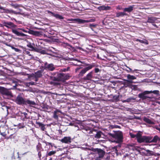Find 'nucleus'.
Returning <instances> with one entry per match:
<instances>
[{
    "instance_id": "45",
    "label": "nucleus",
    "mask_w": 160,
    "mask_h": 160,
    "mask_svg": "<svg viewBox=\"0 0 160 160\" xmlns=\"http://www.w3.org/2000/svg\"><path fill=\"white\" fill-rule=\"evenodd\" d=\"M38 155L39 157L40 158V157H41V153L40 152H39L38 153Z\"/></svg>"
},
{
    "instance_id": "10",
    "label": "nucleus",
    "mask_w": 160,
    "mask_h": 160,
    "mask_svg": "<svg viewBox=\"0 0 160 160\" xmlns=\"http://www.w3.org/2000/svg\"><path fill=\"white\" fill-rule=\"evenodd\" d=\"M96 151L98 152L99 158H102L105 154V152L101 149H97Z\"/></svg>"
},
{
    "instance_id": "11",
    "label": "nucleus",
    "mask_w": 160,
    "mask_h": 160,
    "mask_svg": "<svg viewBox=\"0 0 160 160\" xmlns=\"http://www.w3.org/2000/svg\"><path fill=\"white\" fill-rule=\"evenodd\" d=\"M42 70H39L36 72L34 74V76L35 78H38L41 77L42 76Z\"/></svg>"
},
{
    "instance_id": "12",
    "label": "nucleus",
    "mask_w": 160,
    "mask_h": 160,
    "mask_svg": "<svg viewBox=\"0 0 160 160\" xmlns=\"http://www.w3.org/2000/svg\"><path fill=\"white\" fill-rule=\"evenodd\" d=\"M124 80L125 82H124V84L126 87H131L132 85L131 84L134 83L133 81L128 80L125 79Z\"/></svg>"
},
{
    "instance_id": "49",
    "label": "nucleus",
    "mask_w": 160,
    "mask_h": 160,
    "mask_svg": "<svg viewBox=\"0 0 160 160\" xmlns=\"http://www.w3.org/2000/svg\"><path fill=\"white\" fill-rule=\"evenodd\" d=\"M127 67L129 69L130 71H132V69L131 68H129V67H128L127 66Z\"/></svg>"
},
{
    "instance_id": "27",
    "label": "nucleus",
    "mask_w": 160,
    "mask_h": 160,
    "mask_svg": "<svg viewBox=\"0 0 160 160\" xmlns=\"http://www.w3.org/2000/svg\"><path fill=\"white\" fill-rule=\"evenodd\" d=\"M102 132L101 131H99L97 132V133L95 135V138H100L101 136V134H102Z\"/></svg>"
},
{
    "instance_id": "6",
    "label": "nucleus",
    "mask_w": 160,
    "mask_h": 160,
    "mask_svg": "<svg viewBox=\"0 0 160 160\" xmlns=\"http://www.w3.org/2000/svg\"><path fill=\"white\" fill-rule=\"evenodd\" d=\"M152 92V91H146L143 92L139 93L138 95V97L139 98L142 99L143 100L146 99L149 97H148L146 94L150 93Z\"/></svg>"
},
{
    "instance_id": "43",
    "label": "nucleus",
    "mask_w": 160,
    "mask_h": 160,
    "mask_svg": "<svg viewBox=\"0 0 160 160\" xmlns=\"http://www.w3.org/2000/svg\"><path fill=\"white\" fill-rule=\"evenodd\" d=\"M0 134L3 137H5L6 135L5 132H1Z\"/></svg>"
},
{
    "instance_id": "58",
    "label": "nucleus",
    "mask_w": 160,
    "mask_h": 160,
    "mask_svg": "<svg viewBox=\"0 0 160 160\" xmlns=\"http://www.w3.org/2000/svg\"><path fill=\"white\" fill-rule=\"evenodd\" d=\"M13 7H15V8H16V7L14 5V6H13Z\"/></svg>"
},
{
    "instance_id": "26",
    "label": "nucleus",
    "mask_w": 160,
    "mask_h": 160,
    "mask_svg": "<svg viewBox=\"0 0 160 160\" xmlns=\"http://www.w3.org/2000/svg\"><path fill=\"white\" fill-rule=\"evenodd\" d=\"M52 13L54 17H55V18H58V19H63L64 18L62 16L59 14H55L53 13Z\"/></svg>"
},
{
    "instance_id": "18",
    "label": "nucleus",
    "mask_w": 160,
    "mask_h": 160,
    "mask_svg": "<svg viewBox=\"0 0 160 160\" xmlns=\"http://www.w3.org/2000/svg\"><path fill=\"white\" fill-rule=\"evenodd\" d=\"M36 123L41 127V129L43 131L45 130V125L42 124V123L39 122H36Z\"/></svg>"
},
{
    "instance_id": "5",
    "label": "nucleus",
    "mask_w": 160,
    "mask_h": 160,
    "mask_svg": "<svg viewBox=\"0 0 160 160\" xmlns=\"http://www.w3.org/2000/svg\"><path fill=\"white\" fill-rule=\"evenodd\" d=\"M87 65H88V66L83 68L80 71L78 75L79 77H82L83 76L84 74H85L87 71L91 69L93 67H94L95 66L93 64L89 65L88 64Z\"/></svg>"
},
{
    "instance_id": "20",
    "label": "nucleus",
    "mask_w": 160,
    "mask_h": 160,
    "mask_svg": "<svg viewBox=\"0 0 160 160\" xmlns=\"http://www.w3.org/2000/svg\"><path fill=\"white\" fill-rule=\"evenodd\" d=\"M35 51L40 53L42 54H48L45 50L39 48H37L36 49H35Z\"/></svg>"
},
{
    "instance_id": "29",
    "label": "nucleus",
    "mask_w": 160,
    "mask_h": 160,
    "mask_svg": "<svg viewBox=\"0 0 160 160\" xmlns=\"http://www.w3.org/2000/svg\"><path fill=\"white\" fill-rule=\"evenodd\" d=\"M137 141L139 142H144V136H141L138 139Z\"/></svg>"
},
{
    "instance_id": "56",
    "label": "nucleus",
    "mask_w": 160,
    "mask_h": 160,
    "mask_svg": "<svg viewBox=\"0 0 160 160\" xmlns=\"http://www.w3.org/2000/svg\"><path fill=\"white\" fill-rule=\"evenodd\" d=\"M37 78H36V80H35V81H37V80H37Z\"/></svg>"
},
{
    "instance_id": "21",
    "label": "nucleus",
    "mask_w": 160,
    "mask_h": 160,
    "mask_svg": "<svg viewBox=\"0 0 160 160\" xmlns=\"http://www.w3.org/2000/svg\"><path fill=\"white\" fill-rule=\"evenodd\" d=\"M160 141V138L158 136H155L153 139L152 138V142H156Z\"/></svg>"
},
{
    "instance_id": "35",
    "label": "nucleus",
    "mask_w": 160,
    "mask_h": 160,
    "mask_svg": "<svg viewBox=\"0 0 160 160\" xmlns=\"http://www.w3.org/2000/svg\"><path fill=\"white\" fill-rule=\"evenodd\" d=\"M17 30L18 31V30H20L25 32L28 33L29 32V30L28 31H26L24 29L22 28H18L17 29Z\"/></svg>"
},
{
    "instance_id": "46",
    "label": "nucleus",
    "mask_w": 160,
    "mask_h": 160,
    "mask_svg": "<svg viewBox=\"0 0 160 160\" xmlns=\"http://www.w3.org/2000/svg\"><path fill=\"white\" fill-rule=\"evenodd\" d=\"M30 85H33L34 84V82H30L29 83Z\"/></svg>"
},
{
    "instance_id": "15",
    "label": "nucleus",
    "mask_w": 160,
    "mask_h": 160,
    "mask_svg": "<svg viewBox=\"0 0 160 160\" xmlns=\"http://www.w3.org/2000/svg\"><path fill=\"white\" fill-rule=\"evenodd\" d=\"M82 19L80 18H71L68 19V21L74 22L78 24L82 23Z\"/></svg>"
},
{
    "instance_id": "41",
    "label": "nucleus",
    "mask_w": 160,
    "mask_h": 160,
    "mask_svg": "<svg viewBox=\"0 0 160 160\" xmlns=\"http://www.w3.org/2000/svg\"><path fill=\"white\" fill-rule=\"evenodd\" d=\"M130 136L132 138H134L136 137V134H134L133 133H129Z\"/></svg>"
},
{
    "instance_id": "51",
    "label": "nucleus",
    "mask_w": 160,
    "mask_h": 160,
    "mask_svg": "<svg viewBox=\"0 0 160 160\" xmlns=\"http://www.w3.org/2000/svg\"><path fill=\"white\" fill-rule=\"evenodd\" d=\"M152 25H153L154 26V27H156V28H157V25H156L155 24H153V23Z\"/></svg>"
},
{
    "instance_id": "9",
    "label": "nucleus",
    "mask_w": 160,
    "mask_h": 160,
    "mask_svg": "<svg viewBox=\"0 0 160 160\" xmlns=\"http://www.w3.org/2000/svg\"><path fill=\"white\" fill-rule=\"evenodd\" d=\"M147 22L152 24L155 22L157 23V18L155 17H148Z\"/></svg>"
},
{
    "instance_id": "53",
    "label": "nucleus",
    "mask_w": 160,
    "mask_h": 160,
    "mask_svg": "<svg viewBox=\"0 0 160 160\" xmlns=\"http://www.w3.org/2000/svg\"><path fill=\"white\" fill-rule=\"evenodd\" d=\"M156 129L157 130H158L159 131H160V128H157Z\"/></svg>"
},
{
    "instance_id": "16",
    "label": "nucleus",
    "mask_w": 160,
    "mask_h": 160,
    "mask_svg": "<svg viewBox=\"0 0 160 160\" xmlns=\"http://www.w3.org/2000/svg\"><path fill=\"white\" fill-rule=\"evenodd\" d=\"M128 15V14L125 12L124 11L123 12H118L116 13V16L117 17H123L125 16Z\"/></svg>"
},
{
    "instance_id": "34",
    "label": "nucleus",
    "mask_w": 160,
    "mask_h": 160,
    "mask_svg": "<svg viewBox=\"0 0 160 160\" xmlns=\"http://www.w3.org/2000/svg\"><path fill=\"white\" fill-rule=\"evenodd\" d=\"M7 11H8L10 13H13L14 14H17L18 13L16 12V11L11 10H7Z\"/></svg>"
},
{
    "instance_id": "37",
    "label": "nucleus",
    "mask_w": 160,
    "mask_h": 160,
    "mask_svg": "<svg viewBox=\"0 0 160 160\" xmlns=\"http://www.w3.org/2000/svg\"><path fill=\"white\" fill-rule=\"evenodd\" d=\"M151 93H153L156 94H159V91L158 90H154L152 91Z\"/></svg>"
},
{
    "instance_id": "2",
    "label": "nucleus",
    "mask_w": 160,
    "mask_h": 160,
    "mask_svg": "<svg viewBox=\"0 0 160 160\" xmlns=\"http://www.w3.org/2000/svg\"><path fill=\"white\" fill-rule=\"evenodd\" d=\"M15 102L19 105H28L30 106L36 105V103L34 101L24 98L20 95H18L17 97Z\"/></svg>"
},
{
    "instance_id": "4",
    "label": "nucleus",
    "mask_w": 160,
    "mask_h": 160,
    "mask_svg": "<svg viewBox=\"0 0 160 160\" xmlns=\"http://www.w3.org/2000/svg\"><path fill=\"white\" fill-rule=\"evenodd\" d=\"M0 92L3 96H6L8 98L13 97L11 92L4 87H0Z\"/></svg>"
},
{
    "instance_id": "52",
    "label": "nucleus",
    "mask_w": 160,
    "mask_h": 160,
    "mask_svg": "<svg viewBox=\"0 0 160 160\" xmlns=\"http://www.w3.org/2000/svg\"><path fill=\"white\" fill-rule=\"evenodd\" d=\"M100 158H97L96 159H95V160H101L100 159Z\"/></svg>"
},
{
    "instance_id": "54",
    "label": "nucleus",
    "mask_w": 160,
    "mask_h": 160,
    "mask_svg": "<svg viewBox=\"0 0 160 160\" xmlns=\"http://www.w3.org/2000/svg\"><path fill=\"white\" fill-rule=\"evenodd\" d=\"M89 133H90L91 132H92V131H90V130H89Z\"/></svg>"
},
{
    "instance_id": "1",
    "label": "nucleus",
    "mask_w": 160,
    "mask_h": 160,
    "mask_svg": "<svg viewBox=\"0 0 160 160\" xmlns=\"http://www.w3.org/2000/svg\"><path fill=\"white\" fill-rule=\"evenodd\" d=\"M3 26L8 28L12 29V32L17 36H26V35L22 33L19 32L17 30L14 29L16 25L11 22H3Z\"/></svg>"
},
{
    "instance_id": "42",
    "label": "nucleus",
    "mask_w": 160,
    "mask_h": 160,
    "mask_svg": "<svg viewBox=\"0 0 160 160\" xmlns=\"http://www.w3.org/2000/svg\"><path fill=\"white\" fill-rule=\"evenodd\" d=\"M12 48L13 49H14L15 50V51L16 52H19L20 51V50L19 49H18L17 48H16L13 47H12Z\"/></svg>"
},
{
    "instance_id": "19",
    "label": "nucleus",
    "mask_w": 160,
    "mask_h": 160,
    "mask_svg": "<svg viewBox=\"0 0 160 160\" xmlns=\"http://www.w3.org/2000/svg\"><path fill=\"white\" fill-rule=\"evenodd\" d=\"M92 73L93 72L91 71L89 72L88 74H87L85 78V79L87 80H90L92 78Z\"/></svg>"
},
{
    "instance_id": "17",
    "label": "nucleus",
    "mask_w": 160,
    "mask_h": 160,
    "mask_svg": "<svg viewBox=\"0 0 160 160\" xmlns=\"http://www.w3.org/2000/svg\"><path fill=\"white\" fill-rule=\"evenodd\" d=\"M133 7L132 6H130L129 7L123 8V10L125 12H130L133 10Z\"/></svg>"
},
{
    "instance_id": "32",
    "label": "nucleus",
    "mask_w": 160,
    "mask_h": 160,
    "mask_svg": "<svg viewBox=\"0 0 160 160\" xmlns=\"http://www.w3.org/2000/svg\"><path fill=\"white\" fill-rule=\"evenodd\" d=\"M56 152L55 151H51L50 152L47 154V156H51L52 155H53Z\"/></svg>"
},
{
    "instance_id": "39",
    "label": "nucleus",
    "mask_w": 160,
    "mask_h": 160,
    "mask_svg": "<svg viewBox=\"0 0 160 160\" xmlns=\"http://www.w3.org/2000/svg\"><path fill=\"white\" fill-rule=\"evenodd\" d=\"M24 54L28 55L29 56H32V55L30 54V53L29 51L26 50V51H24Z\"/></svg>"
},
{
    "instance_id": "3",
    "label": "nucleus",
    "mask_w": 160,
    "mask_h": 160,
    "mask_svg": "<svg viewBox=\"0 0 160 160\" xmlns=\"http://www.w3.org/2000/svg\"><path fill=\"white\" fill-rule=\"evenodd\" d=\"M109 136L112 138L114 140L112 141L113 142H116L117 143H120L122 142L123 134L121 131H118L114 133H108Z\"/></svg>"
},
{
    "instance_id": "48",
    "label": "nucleus",
    "mask_w": 160,
    "mask_h": 160,
    "mask_svg": "<svg viewBox=\"0 0 160 160\" xmlns=\"http://www.w3.org/2000/svg\"><path fill=\"white\" fill-rule=\"evenodd\" d=\"M54 84L55 85H59L60 83L59 82H55L54 83Z\"/></svg>"
},
{
    "instance_id": "7",
    "label": "nucleus",
    "mask_w": 160,
    "mask_h": 160,
    "mask_svg": "<svg viewBox=\"0 0 160 160\" xmlns=\"http://www.w3.org/2000/svg\"><path fill=\"white\" fill-rule=\"evenodd\" d=\"M60 141L63 143H69L71 142V138L70 137H65Z\"/></svg>"
},
{
    "instance_id": "57",
    "label": "nucleus",
    "mask_w": 160,
    "mask_h": 160,
    "mask_svg": "<svg viewBox=\"0 0 160 160\" xmlns=\"http://www.w3.org/2000/svg\"><path fill=\"white\" fill-rule=\"evenodd\" d=\"M48 50L49 51H51V50Z\"/></svg>"
},
{
    "instance_id": "30",
    "label": "nucleus",
    "mask_w": 160,
    "mask_h": 160,
    "mask_svg": "<svg viewBox=\"0 0 160 160\" xmlns=\"http://www.w3.org/2000/svg\"><path fill=\"white\" fill-rule=\"evenodd\" d=\"M146 151L147 152V154L148 156H152L154 155L153 152L149 150H146Z\"/></svg>"
},
{
    "instance_id": "8",
    "label": "nucleus",
    "mask_w": 160,
    "mask_h": 160,
    "mask_svg": "<svg viewBox=\"0 0 160 160\" xmlns=\"http://www.w3.org/2000/svg\"><path fill=\"white\" fill-rule=\"evenodd\" d=\"M44 67L45 69H48L50 71H53L55 69L53 64H48L47 63H45Z\"/></svg>"
},
{
    "instance_id": "33",
    "label": "nucleus",
    "mask_w": 160,
    "mask_h": 160,
    "mask_svg": "<svg viewBox=\"0 0 160 160\" xmlns=\"http://www.w3.org/2000/svg\"><path fill=\"white\" fill-rule=\"evenodd\" d=\"M97 25L96 24H89V26L91 28L92 30H93L92 27H95L96 26H97Z\"/></svg>"
},
{
    "instance_id": "31",
    "label": "nucleus",
    "mask_w": 160,
    "mask_h": 160,
    "mask_svg": "<svg viewBox=\"0 0 160 160\" xmlns=\"http://www.w3.org/2000/svg\"><path fill=\"white\" fill-rule=\"evenodd\" d=\"M143 120L145 122L149 124L152 123V122L150 119L147 118H144L143 119Z\"/></svg>"
},
{
    "instance_id": "24",
    "label": "nucleus",
    "mask_w": 160,
    "mask_h": 160,
    "mask_svg": "<svg viewBox=\"0 0 160 160\" xmlns=\"http://www.w3.org/2000/svg\"><path fill=\"white\" fill-rule=\"evenodd\" d=\"M127 78L128 79V80H131L132 81V80L136 79V78L133 75H131L130 74H128L127 75Z\"/></svg>"
},
{
    "instance_id": "36",
    "label": "nucleus",
    "mask_w": 160,
    "mask_h": 160,
    "mask_svg": "<svg viewBox=\"0 0 160 160\" xmlns=\"http://www.w3.org/2000/svg\"><path fill=\"white\" fill-rule=\"evenodd\" d=\"M141 137V135L139 132H138V133H137L136 134V137L137 138V140L138 139V138H140Z\"/></svg>"
},
{
    "instance_id": "28",
    "label": "nucleus",
    "mask_w": 160,
    "mask_h": 160,
    "mask_svg": "<svg viewBox=\"0 0 160 160\" xmlns=\"http://www.w3.org/2000/svg\"><path fill=\"white\" fill-rule=\"evenodd\" d=\"M59 111L58 110L54 111L53 112V118L56 119H58V115H57V112H58Z\"/></svg>"
},
{
    "instance_id": "38",
    "label": "nucleus",
    "mask_w": 160,
    "mask_h": 160,
    "mask_svg": "<svg viewBox=\"0 0 160 160\" xmlns=\"http://www.w3.org/2000/svg\"><path fill=\"white\" fill-rule=\"evenodd\" d=\"M28 47L32 48V50H34V51H35V49H36L37 48H34L31 44L28 45Z\"/></svg>"
},
{
    "instance_id": "22",
    "label": "nucleus",
    "mask_w": 160,
    "mask_h": 160,
    "mask_svg": "<svg viewBox=\"0 0 160 160\" xmlns=\"http://www.w3.org/2000/svg\"><path fill=\"white\" fill-rule=\"evenodd\" d=\"M95 19L94 18H92L89 20H84L82 19V23H88L89 22H92L95 21Z\"/></svg>"
},
{
    "instance_id": "55",
    "label": "nucleus",
    "mask_w": 160,
    "mask_h": 160,
    "mask_svg": "<svg viewBox=\"0 0 160 160\" xmlns=\"http://www.w3.org/2000/svg\"><path fill=\"white\" fill-rule=\"evenodd\" d=\"M117 8L118 9H121V8H120L118 7H117Z\"/></svg>"
},
{
    "instance_id": "40",
    "label": "nucleus",
    "mask_w": 160,
    "mask_h": 160,
    "mask_svg": "<svg viewBox=\"0 0 160 160\" xmlns=\"http://www.w3.org/2000/svg\"><path fill=\"white\" fill-rule=\"evenodd\" d=\"M82 67H79V68H76L75 70V72L77 73L78 72L79 70H80V69H82Z\"/></svg>"
},
{
    "instance_id": "25",
    "label": "nucleus",
    "mask_w": 160,
    "mask_h": 160,
    "mask_svg": "<svg viewBox=\"0 0 160 160\" xmlns=\"http://www.w3.org/2000/svg\"><path fill=\"white\" fill-rule=\"evenodd\" d=\"M144 142H152V137L144 136Z\"/></svg>"
},
{
    "instance_id": "44",
    "label": "nucleus",
    "mask_w": 160,
    "mask_h": 160,
    "mask_svg": "<svg viewBox=\"0 0 160 160\" xmlns=\"http://www.w3.org/2000/svg\"><path fill=\"white\" fill-rule=\"evenodd\" d=\"M99 70L98 68H95V71L96 73H97L99 72Z\"/></svg>"
},
{
    "instance_id": "13",
    "label": "nucleus",
    "mask_w": 160,
    "mask_h": 160,
    "mask_svg": "<svg viewBox=\"0 0 160 160\" xmlns=\"http://www.w3.org/2000/svg\"><path fill=\"white\" fill-rule=\"evenodd\" d=\"M28 33L36 36H39L40 34V32L37 31H34L31 30H29Z\"/></svg>"
},
{
    "instance_id": "50",
    "label": "nucleus",
    "mask_w": 160,
    "mask_h": 160,
    "mask_svg": "<svg viewBox=\"0 0 160 160\" xmlns=\"http://www.w3.org/2000/svg\"><path fill=\"white\" fill-rule=\"evenodd\" d=\"M63 75H64V74H63V73H60V74H59V75L60 76H62V77H63Z\"/></svg>"
},
{
    "instance_id": "14",
    "label": "nucleus",
    "mask_w": 160,
    "mask_h": 160,
    "mask_svg": "<svg viewBox=\"0 0 160 160\" xmlns=\"http://www.w3.org/2000/svg\"><path fill=\"white\" fill-rule=\"evenodd\" d=\"M110 7L108 6H105L103 5L102 6L99 7L98 8V9L100 11L102 10H108L110 9Z\"/></svg>"
},
{
    "instance_id": "23",
    "label": "nucleus",
    "mask_w": 160,
    "mask_h": 160,
    "mask_svg": "<svg viewBox=\"0 0 160 160\" xmlns=\"http://www.w3.org/2000/svg\"><path fill=\"white\" fill-rule=\"evenodd\" d=\"M136 41H138V42H140L141 43H144L146 45H148V41L145 39H143L142 40H140V39H137L136 40Z\"/></svg>"
},
{
    "instance_id": "47",
    "label": "nucleus",
    "mask_w": 160,
    "mask_h": 160,
    "mask_svg": "<svg viewBox=\"0 0 160 160\" xmlns=\"http://www.w3.org/2000/svg\"><path fill=\"white\" fill-rule=\"evenodd\" d=\"M23 114L25 116V117H26V116L27 114V113L26 112H23Z\"/></svg>"
}]
</instances>
